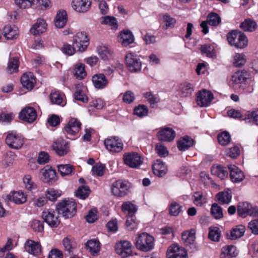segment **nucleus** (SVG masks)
<instances>
[{
    "instance_id": "41",
    "label": "nucleus",
    "mask_w": 258,
    "mask_h": 258,
    "mask_svg": "<svg viewBox=\"0 0 258 258\" xmlns=\"http://www.w3.org/2000/svg\"><path fill=\"white\" fill-rule=\"evenodd\" d=\"M182 239L186 245L192 244L195 240V232L194 230L186 231L182 233Z\"/></svg>"
},
{
    "instance_id": "51",
    "label": "nucleus",
    "mask_w": 258,
    "mask_h": 258,
    "mask_svg": "<svg viewBox=\"0 0 258 258\" xmlns=\"http://www.w3.org/2000/svg\"><path fill=\"white\" fill-rule=\"evenodd\" d=\"M91 190L88 186H81L79 187L76 192V196L81 199L84 200L89 195Z\"/></svg>"
},
{
    "instance_id": "58",
    "label": "nucleus",
    "mask_w": 258,
    "mask_h": 258,
    "mask_svg": "<svg viewBox=\"0 0 258 258\" xmlns=\"http://www.w3.org/2000/svg\"><path fill=\"white\" fill-rule=\"evenodd\" d=\"M60 174L64 176L70 174L73 171V166L70 164H61L57 166Z\"/></svg>"
},
{
    "instance_id": "2",
    "label": "nucleus",
    "mask_w": 258,
    "mask_h": 258,
    "mask_svg": "<svg viewBox=\"0 0 258 258\" xmlns=\"http://www.w3.org/2000/svg\"><path fill=\"white\" fill-rule=\"evenodd\" d=\"M135 243L137 249L142 251L147 252L154 248V238L149 234L143 232L138 234Z\"/></svg>"
},
{
    "instance_id": "7",
    "label": "nucleus",
    "mask_w": 258,
    "mask_h": 258,
    "mask_svg": "<svg viewBox=\"0 0 258 258\" xmlns=\"http://www.w3.org/2000/svg\"><path fill=\"white\" fill-rule=\"evenodd\" d=\"M89 43V39L85 32H78L74 36L73 44L80 52L85 51Z\"/></svg>"
},
{
    "instance_id": "64",
    "label": "nucleus",
    "mask_w": 258,
    "mask_h": 258,
    "mask_svg": "<svg viewBox=\"0 0 258 258\" xmlns=\"http://www.w3.org/2000/svg\"><path fill=\"white\" fill-rule=\"evenodd\" d=\"M30 226L35 232H41L43 231V222L40 220L34 219L30 222Z\"/></svg>"
},
{
    "instance_id": "21",
    "label": "nucleus",
    "mask_w": 258,
    "mask_h": 258,
    "mask_svg": "<svg viewBox=\"0 0 258 258\" xmlns=\"http://www.w3.org/2000/svg\"><path fill=\"white\" fill-rule=\"evenodd\" d=\"M157 137L160 141L170 142L174 139L175 132L171 128L165 127L158 132Z\"/></svg>"
},
{
    "instance_id": "16",
    "label": "nucleus",
    "mask_w": 258,
    "mask_h": 258,
    "mask_svg": "<svg viewBox=\"0 0 258 258\" xmlns=\"http://www.w3.org/2000/svg\"><path fill=\"white\" fill-rule=\"evenodd\" d=\"M52 148L56 153L60 156L66 155L69 151L68 143L61 138L58 139L53 142Z\"/></svg>"
},
{
    "instance_id": "45",
    "label": "nucleus",
    "mask_w": 258,
    "mask_h": 258,
    "mask_svg": "<svg viewBox=\"0 0 258 258\" xmlns=\"http://www.w3.org/2000/svg\"><path fill=\"white\" fill-rule=\"evenodd\" d=\"M101 20V24L102 25H108L114 29L118 27L116 19L114 17L106 16L102 17Z\"/></svg>"
},
{
    "instance_id": "63",
    "label": "nucleus",
    "mask_w": 258,
    "mask_h": 258,
    "mask_svg": "<svg viewBox=\"0 0 258 258\" xmlns=\"http://www.w3.org/2000/svg\"><path fill=\"white\" fill-rule=\"evenodd\" d=\"M218 140L221 145H227L230 141V136L228 132H224L218 136Z\"/></svg>"
},
{
    "instance_id": "6",
    "label": "nucleus",
    "mask_w": 258,
    "mask_h": 258,
    "mask_svg": "<svg viewBox=\"0 0 258 258\" xmlns=\"http://www.w3.org/2000/svg\"><path fill=\"white\" fill-rule=\"evenodd\" d=\"M8 146L13 149L19 150L23 146L24 141L23 138L16 132H9L6 138Z\"/></svg>"
},
{
    "instance_id": "1",
    "label": "nucleus",
    "mask_w": 258,
    "mask_h": 258,
    "mask_svg": "<svg viewBox=\"0 0 258 258\" xmlns=\"http://www.w3.org/2000/svg\"><path fill=\"white\" fill-rule=\"evenodd\" d=\"M56 209L64 218H71L76 213L77 205L72 199L64 200L57 204Z\"/></svg>"
},
{
    "instance_id": "8",
    "label": "nucleus",
    "mask_w": 258,
    "mask_h": 258,
    "mask_svg": "<svg viewBox=\"0 0 258 258\" xmlns=\"http://www.w3.org/2000/svg\"><path fill=\"white\" fill-rule=\"evenodd\" d=\"M58 214L53 209H46L42 212V217L49 226L56 227L60 223Z\"/></svg>"
},
{
    "instance_id": "37",
    "label": "nucleus",
    "mask_w": 258,
    "mask_h": 258,
    "mask_svg": "<svg viewBox=\"0 0 258 258\" xmlns=\"http://www.w3.org/2000/svg\"><path fill=\"white\" fill-rule=\"evenodd\" d=\"M216 198L221 204H229L231 200L232 195L229 189L218 193Z\"/></svg>"
},
{
    "instance_id": "60",
    "label": "nucleus",
    "mask_w": 258,
    "mask_h": 258,
    "mask_svg": "<svg viewBox=\"0 0 258 258\" xmlns=\"http://www.w3.org/2000/svg\"><path fill=\"white\" fill-rule=\"evenodd\" d=\"M105 166L101 163H98L92 167V172L93 175L97 176H102L104 174Z\"/></svg>"
},
{
    "instance_id": "55",
    "label": "nucleus",
    "mask_w": 258,
    "mask_h": 258,
    "mask_svg": "<svg viewBox=\"0 0 258 258\" xmlns=\"http://www.w3.org/2000/svg\"><path fill=\"white\" fill-rule=\"evenodd\" d=\"M207 21L209 25L216 26L221 22V18L216 13H210L207 17Z\"/></svg>"
},
{
    "instance_id": "54",
    "label": "nucleus",
    "mask_w": 258,
    "mask_h": 258,
    "mask_svg": "<svg viewBox=\"0 0 258 258\" xmlns=\"http://www.w3.org/2000/svg\"><path fill=\"white\" fill-rule=\"evenodd\" d=\"M61 195V191L54 188H49L46 191L47 199L53 201L56 200Z\"/></svg>"
},
{
    "instance_id": "52",
    "label": "nucleus",
    "mask_w": 258,
    "mask_h": 258,
    "mask_svg": "<svg viewBox=\"0 0 258 258\" xmlns=\"http://www.w3.org/2000/svg\"><path fill=\"white\" fill-rule=\"evenodd\" d=\"M246 57L242 53H235L233 56V64L236 67L243 66L246 62Z\"/></svg>"
},
{
    "instance_id": "47",
    "label": "nucleus",
    "mask_w": 258,
    "mask_h": 258,
    "mask_svg": "<svg viewBox=\"0 0 258 258\" xmlns=\"http://www.w3.org/2000/svg\"><path fill=\"white\" fill-rule=\"evenodd\" d=\"M193 197V202L197 206L202 207L207 203V198L200 191L195 192Z\"/></svg>"
},
{
    "instance_id": "18",
    "label": "nucleus",
    "mask_w": 258,
    "mask_h": 258,
    "mask_svg": "<svg viewBox=\"0 0 258 258\" xmlns=\"http://www.w3.org/2000/svg\"><path fill=\"white\" fill-rule=\"evenodd\" d=\"M19 117L24 121L31 123L36 119V111L32 107H26L20 112Z\"/></svg>"
},
{
    "instance_id": "28",
    "label": "nucleus",
    "mask_w": 258,
    "mask_h": 258,
    "mask_svg": "<svg viewBox=\"0 0 258 258\" xmlns=\"http://www.w3.org/2000/svg\"><path fill=\"white\" fill-rule=\"evenodd\" d=\"M47 29V24L44 19H38L37 22L30 29V32L34 35H39L45 32Z\"/></svg>"
},
{
    "instance_id": "20",
    "label": "nucleus",
    "mask_w": 258,
    "mask_h": 258,
    "mask_svg": "<svg viewBox=\"0 0 258 258\" xmlns=\"http://www.w3.org/2000/svg\"><path fill=\"white\" fill-rule=\"evenodd\" d=\"M228 169L231 179L233 182L238 183L244 179L245 177L244 173L237 166L234 165H229Z\"/></svg>"
},
{
    "instance_id": "50",
    "label": "nucleus",
    "mask_w": 258,
    "mask_h": 258,
    "mask_svg": "<svg viewBox=\"0 0 258 258\" xmlns=\"http://www.w3.org/2000/svg\"><path fill=\"white\" fill-rule=\"evenodd\" d=\"M211 213L215 219H220L223 217L222 209L217 203L212 205Z\"/></svg>"
},
{
    "instance_id": "23",
    "label": "nucleus",
    "mask_w": 258,
    "mask_h": 258,
    "mask_svg": "<svg viewBox=\"0 0 258 258\" xmlns=\"http://www.w3.org/2000/svg\"><path fill=\"white\" fill-rule=\"evenodd\" d=\"M67 21L68 16L66 11L64 10L58 11L54 19L55 27L58 29L62 28L67 24Z\"/></svg>"
},
{
    "instance_id": "44",
    "label": "nucleus",
    "mask_w": 258,
    "mask_h": 258,
    "mask_svg": "<svg viewBox=\"0 0 258 258\" xmlns=\"http://www.w3.org/2000/svg\"><path fill=\"white\" fill-rule=\"evenodd\" d=\"M74 74L76 78L79 80L84 79L86 76L85 65L83 63L76 64L74 69Z\"/></svg>"
},
{
    "instance_id": "9",
    "label": "nucleus",
    "mask_w": 258,
    "mask_h": 258,
    "mask_svg": "<svg viewBox=\"0 0 258 258\" xmlns=\"http://www.w3.org/2000/svg\"><path fill=\"white\" fill-rule=\"evenodd\" d=\"M125 63L132 72H137L141 69L142 63L139 55L134 53H128L125 56Z\"/></svg>"
},
{
    "instance_id": "12",
    "label": "nucleus",
    "mask_w": 258,
    "mask_h": 258,
    "mask_svg": "<svg viewBox=\"0 0 258 258\" xmlns=\"http://www.w3.org/2000/svg\"><path fill=\"white\" fill-rule=\"evenodd\" d=\"M167 258H187L186 251L176 244L169 246L166 252Z\"/></svg>"
},
{
    "instance_id": "25",
    "label": "nucleus",
    "mask_w": 258,
    "mask_h": 258,
    "mask_svg": "<svg viewBox=\"0 0 258 258\" xmlns=\"http://www.w3.org/2000/svg\"><path fill=\"white\" fill-rule=\"evenodd\" d=\"M23 86L27 89H32L36 83V79L31 72L24 74L21 78Z\"/></svg>"
},
{
    "instance_id": "42",
    "label": "nucleus",
    "mask_w": 258,
    "mask_h": 258,
    "mask_svg": "<svg viewBox=\"0 0 258 258\" xmlns=\"http://www.w3.org/2000/svg\"><path fill=\"white\" fill-rule=\"evenodd\" d=\"M240 27L245 31L252 32L256 29L257 25L255 21L250 19H246L241 23Z\"/></svg>"
},
{
    "instance_id": "32",
    "label": "nucleus",
    "mask_w": 258,
    "mask_h": 258,
    "mask_svg": "<svg viewBox=\"0 0 258 258\" xmlns=\"http://www.w3.org/2000/svg\"><path fill=\"white\" fill-rule=\"evenodd\" d=\"M120 42L124 46H127L134 41V37L132 32L128 30H124L119 35Z\"/></svg>"
},
{
    "instance_id": "26",
    "label": "nucleus",
    "mask_w": 258,
    "mask_h": 258,
    "mask_svg": "<svg viewBox=\"0 0 258 258\" xmlns=\"http://www.w3.org/2000/svg\"><path fill=\"white\" fill-rule=\"evenodd\" d=\"M26 251L33 255H38L41 252V245L38 242L28 240L25 244Z\"/></svg>"
},
{
    "instance_id": "4",
    "label": "nucleus",
    "mask_w": 258,
    "mask_h": 258,
    "mask_svg": "<svg viewBox=\"0 0 258 258\" xmlns=\"http://www.w3.org/2000/svg\"><path fill=\"white\" fill-rule=\"evenodd\" d=\"M106 149L111 153H119L123 148V144L121 139L117 136H111L104 141Z\"/></svg>"
},
{
    "instance_id": "30",
    "label": "nucleus",
    "mask_w": 258,
    "mask_h": 258,
    "mask_svg": "<svg viewBox=\"0 0 258 258\" xmlns=\"http://www.w3.org/2000/svg\"><path fill=\"white\" fill-rule=\"evenodd\" d=\"M238 254L236 247L232 245H225L221 249L220 258H234Z\"/></svg>"
},
{
    "instance_id": "3",
    "label": "nucleus",
    "mask_w": 258,
    "mask_h": 258,
    "mask_svg": "<svg viewBox=\"0 0 258 258\" xmlns=\"http://www.w3.org/2000/svg\"><path fill=\"white\" fill-rule=\"evenodd\" d=\"M227 40L230 45L238 48H243L247 45L248 39L246 36L236 30L227 34Z\"/></svg>"
},
{
    "instance_id": "57",
    "label": "nucleus",
    "mask_w": 258,
    "mask_h": 258,
    "mask_svg": "<svg viewBox=\"0 0 258 258\" xmlns=\"http://www.w3.org/2000/svg\"><path fill=\"white\" fill-rule=\"evenodd\" d=\"M182 207L175 202H172L169 207V214L171 216H177L181 212Z\"/></svg>"
},
{
    "instance_id": "43",
    "label": "nucleus",
    "mask_w": 258,
    "mask_h": 258,
    "mask_svg": "<svg viewBox=\"0 0 258 258\" xmlns=\"http://www.w3.org/2000/svg\"><path fill=\"white\" fill-rule=\"evenodd\" d=\"M19 67V60L17 57H13L9 59L7 71L10 73L17 72Z\"/></svg>"
},
{
    "instance_id": "36",
    "label": "nucleus",
    "mask_w": 258,
    "mask_h": 258,
    "mask_svg": "<svg viewBox=\"0 0 258 258\" xmlns=\"http://www.w3.org/2000/svg\"><path fill=\"white\" fill-rule=\"evenodd\" d=\"M3 34L7 39H13L18 35V29L14 25H7L3 29Z\"/></svg>"
},
{
    "instance_id": "56",
    "label": "nucleus",
    "mask_w": 258,
    "mask_h": 258,
    "mask_svg": "<svg viewBox=\"0 0 258 258\" xmlns=\"http://www.w3.org/2000/svg\"><path fill=\"white\" fill-rule=\"evenodd\" d=\"M148 108L145 105H139L134 109V114L140 117H143L147 115Z\"/></svg>"
},
{
    "instance_id": "38",
    "label": "nucleus",
    "mask_w": 258,
    "mask_h": 258,
    "mask_svg": "<svg viewBox=\"0 0 258 258\" xmlns=\"http://www.w3.org/2000/svg\"><path fill=\"white\" fill-rule=\"evenodd\" d=\"M121 210L124 213L127 214L129 218H133L137 211V208L135 205L128 201L122 204Z\"/></svg>"
},
{
    "instance_id": "49",
    "label": "nucleus",
    "mask_w": 258,
    "mask_h": 258,
    "mask_svg": "<svg viewBox=\"0 0 258 258\" xmlns=\"http://www.w3.org/2000/svg\"><path fill=\"white\" fill-rule=\"evenodd\" d=\"M221 237V231L218 227H214L209 228V238L213 241L218 242Z\"/></svg>"
},
{
    "instance_id": "29",
    "label": "nucleus",
    "mask_w": 258,
    "mask_h": 258,
    "mask_svg": "<svg viewBox=\"0 0 258 258\" xmlns=\"http://www.w3.org/2000/svg\"><path fill=\"white\" fill-rule=\"evenodd\" d=\"M249 76V73L246 71H237L232 75L231 81L235 84H241L245 82Z\"/></svg>"
},
{
    "instance_id": "62",
    "label": "nucleus",
    "mask_w": 258,
    "mask_h": 258,
    "mask_svg": "<svg viewBox=\"0 0 258 258\" xmlns=\"http://www.w3.org/2000/svg\"><path fill=\"white\" fill-rule=\"evenodd\" d=\"M50 160V156L49 154L44 151H41L39 152L37 162L40 165L45 164L49 162Z\"/></svg>"
},
{
    "instance_id": "46",
    "label": "nucleus",
    "mask_w": 258,
    "mask_h": 258,
    "mask_svg": "<svg viewBox=\"0 0 258 258\" xmlns=\"http://www.w3.org/2000/svg\"><path fill=\"white\" fill-rule=\"evenodd\" d=\"M243 119L245 120L252 119L255 124L258 125V108L246 111L244 113Z\"/></svg>"
},
{
    "instance_id": "59",
    "label": "nucleus",
    "mask_w": 258,
    "mask_h": 258,
    "mask_svg": "<svg viewBox=\"0 0 258 258\" xmlns=\"http://www.w3.org/2000/svg\"><path fill=\"white\" fill-rule=\"evenodd\" d=\"M98 53L100 58L104 60L109 59V58L111 56L110 50L105 46H101L98 48Z\"/></svg>"
},
{
    "instance_id": "14",
    "label": "nucleus",
    "mask_w": 258,
    "mask_h": 258,
    "mask_svg": "<svg viewBox=\"0 0 258 258\" xmlns=\"http://www.w3.org/2000/svg\"><path fill=\"white\" fill-rule=\"evenodd\" d=\"M40 173L44 178V181L48 184H51L57 180L56 171L50 166H45L40 170Z\"/></svg>"
},
{
    "instance_id": "15",
    "label": "nucleus",
    "mask_w": 258,
    "mask_h": 258,
    "mask_svg": "<svg viewBox=\"0 0 258 258\" xmlns=\"http://www.w3.org/2000/svg\"><path fill=\"white\" fill-rule=\"evenodd\" d=\"M115 250L121 257H126L132 253V244L127 241H120L116 243Z\"/></svg>"
},
{
    "instance_id": "31",
    "label": "nucleus",
    "mask_w": 258,
    "mask_h": 258,
    "mask_svg": "<svg viewBox=\"0 0 258 258\" xmlns=\"http://www.w3.org/2000/svg\"><path fill=\"white\" fill-rule=\"evenodd\" d=\"M27 195L21 191H14L8 196L10 201L16 204H23L27 201Z\"/></svg>"
},
{
    "instance_id": "61",
    "label": "nucleus",
    "mask_w": 258,
    "mask_h": 258,
    "mask_svg": "<svg viewBox=\"0 0 258 258\" xmlns=\"http://www.w3.org/2000/svg\"><path fill=\"white\" fill-rule=\"evenodd\" d=\"M35 0H15V4L21 9H27L31 7Z\"/></svg>"
},
{
    "instance_id": "17",
    "label": "nucleus",
    "mask_w": 258,
    "mask_h": 258,
    "mask_svg": "<svg viewBox=\"0 0 258 258\" xmlns=\"http://www.w3.org/2000/svg\"><path fill=\"white\" fill-rule=\"evenodd\" d=\"M91 4V0H72V7L77 12L85 13L89 11Z\"/></svg>"
},
{
    "instance_id": "5",
    "label": "nucleus",
    "mask_w": 258,
    "mask_h": 258,
    "mask_svg": "<svg viewBox=\"0 0 258 258\" xmlns=\"http://www.w3.org/2000/svg\"><path fill=\"white\" fill-rule=\"evenodd\" d=\"M130 184L125 180H118L113 182L111 187L112 195L117 197H123L127 195Z\"/></svg>"
},
{
    "instance_id": "13",
    "label": "nucleus",
    "mask_w": 258,
    "mask_h": 258,
    "mask_svg": "<svg viewBox=\"0 0 258 258\" xmlns=\"http://www.w3.org/2000/svg\"><path fill=\"white\" fill-rule=\"evenodd\" d=\"M214 98L213 93L206 89L200 91L197 94V104L201 107L209 106Z\"/></svg>"
},
{
    "instance_id": "10",
    "label": "nucleus",
    "mask_w": 258,
    "mask_h": 258,
    "mask_svg": "<svg viewBox=\"0 0 258 258\" xmlns=\"http://www.w3.org/2000/svg\"><path fill=\"white\" fill-rule=\"evenodd\" d=\"M123 160L125 164L134 168H138L143 162L142 157L136 152L125 154Z\"/></svg>"
},
{
    "instance_id": "11",
    "label": "nucleus",
    "mask_w": 258,
    "mask_h": 258,
    "mask_svg": "<svg viewBox=\"0 0 258 258\" xmlns=\"http://www.w3.org/2000/svg\"><path fill=\"white\" fill-rule=\"evenodd\" d=\"M237 213L238 215L242 217H245L248 215L255 216L258 215V209L253 208L247 202H241L238 204Z\"/></svg>"
},
{
    "instance_id": "40",
    "label": "nucleus",
    "mask_w": 258,
    "mask_h": 258,
    "mask_svg": "<svg viewBox=\"0 0 258 258\" xmlns=\"http://www.w3.org/2000/svg\"><path fill=\"white\" fill-rule=\"evenodd\" d=\"M200 50L203 55L214 58L216 57V52L214 46L210 44H204L201 46Z\"/></svg>"
},
{
    "instance_id": "35",
    "label": "nucleus",
    "mask_w": 258,
    "mask_h": 258,
    "mask_svg": "<svg viewBox=\"0 0 258 258\" xmlns=\"http://www.w3.org/2000/svg\"><path fill=\"white\" fill-rule=\"evenodd\" d=\"M177 147L180 151L187 150L194 145V140L188 136L181 138L177 143Z\"/></svg>"
},
{
    "instance_id": "48",
    "label": "nucleus",
    "mask_w": 258,
    "mask_h": 258,
    "mask_svg": "<svg viewBox=\"0 0 258 258\" xmlns=\"http://www.w3.org/2000/svg\"><path fill=\"white\" fill-rule=\"evenodd\" d=\"M161 16H162V21L165 23L166 29L174 27L176 23V20L175 18L168 14L161 15Z\"/></svg>"
},
{
    "instance_id": "27",
    "label": "nucleus",
    "mask_w": 258,
    "mask_h": 258,
    "mask_svg": "<svg viewBox=\"0 0 258 258\" xmlns=\"http://www.w3.org/2000/svg\"><path fill=\"white\" fill-rule=\"evenodd\" d=\"M152 169L155 175L158 177L164 176L167 172V167L165 163L160 160H157L152 166Z\"/></svg>"
},
{
    "instance_id": "19",
    "label": "nucleus",
    "mask_w": 258,
    "mask_h": 258,
    "mask_svg": "<svg viewBox=\"0 0 258 258\" xmlns=\"http://www.w3.org/2000/svg\"><path fill=\"white\" fill-rule=\"evenodd\" d=\"M81 123L77 118H71L64 127V131L69 135H75L81 130Z\"/></svg>"
},
{
    "instance_id": "22",
    "label": "nucleus",
    "mask_w": 258,
    "mask_h": 258,
    "mask_svg": "<svg viewBox=\"0 0 258 258\" xmlns=\"http://www.w3.org/2000/svg\"><path fill=\"white\" fill-rule=\"evenodd\" d=\"M93 84L95 88L103 89L106 88L109 83V81L103 74H97L94 75L92 78Z\"/></svg>"
},
{
    "instance_id": "33",
    "label": "nucleus",
    "mask_w": 258,
    "mask_h": 258,
    "mask_svg": "<svg viewBox=\"0 0 258 258\" xmlns=\"http://www.w3.org/2000/svg\"><path fill=\"white\" fill-rule=\"evenodd\" d=\"M86 246L91 255L94 256L97 255L101 249L100 243L96 239L88 240L86 244Z\"/></svg>"
},
{
    "instance_id": "24",
    "label": "nucleus",
    "mask_w": 258,
    "mask_h": 258,
    "mask_svg": "<svg viewBox=\"0 0 258 258\" xmlns=\"http://www.w3.org/2000/svg\"><path fill=\"white\" fill-rule=\"evenodd\" d=\"M194 91V86L187 82L180 84L178 90V94L181 97H187L191 95Z\"/></svg>"
},
{
    "instance_id": "53",
    "label": "nucleus",
    "mask_w": 258,
    "mask_h": 258,
    "mask_svg": "<svg viewBox=\"0 0 258 258\" xmlns=\"http://www.w3.org/2000/svg\"><path fill=\"white\" fill-rule=\"evenodd\" d=\"M50 99L53 104L60 105L63 102L62 95L56 90L52 91L50 95Z\"/></svg>"
},
{
    "instance_id": "34",
    "label": "nucleus",
    "mask_w": 258,
    "mask_h": 258,
    "mask_svg": "<svg viewBox=\"0 0 258 258\" xmlns=\"http://www.w3.org/2000/svg\"><path fill=\"white\" fill-rule=\"evenodd\" d=\"M245 227L242 225L236 226L227 233V237L231 240H235L242 236L245 232Z\"/></svg>"
},
{
    "instance_id": "39",
    "label": "nucleus",
    "mask_w": 258,
    "mask_h": 258,
    "mask_svg": "<svg viewBox=\"0 0 258 258\" xmlns=\"http://www.w3.org/2000/svg\"><path fill=\"white\" fill-rule=\"evenodd\" d=\"M211 173L221 179L227 177L228 172L225 168L220 165L213 166L211 168Z\"/></svg>"
}]
</instances>
